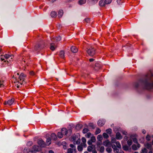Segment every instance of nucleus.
Returning <instances> with one entry per match:
<instances>
[{
  "instance_id": "4d7b16f0",
  "label": "nucleus",
  "mask_w": 153,
  "mask_h": 153,
  "mask_svg": "<svg viewBox=\"0 0 153 153\" xmlns=\"http://www.w3.org/2000/svg\"><path fill=\"white\" fill-rule=\"evenodd\" d=\"M30 74L31 75H33L35 74V73L33 71L30 72Z\"/></svg>"
},
{
  "instance_id": "69168bd1",
  "label": "nucleus",
  "mask_w": 153,
  "mask_h": 153,
  "mask_svg": "<svg viewBox=\"0 0 153 153\" xmlns=\"http://www.w3.org/2000/svg\"><path fill=\"white\" fill-rule=\"evenodd\" d=\"M49 153H54V152L52 150H50L49 151Z\"/></svg>"
},
{
  "instance_id": "f8f14e48",
  "label": "nucleus",
  "mask_w": 153,
  "mask_h": 153,
  "mask_svg": "<svg viewBox=\"0 0 153 153\" xmlns=\"http://www.w3.org/2000/svg\"><path fill=\"white\" fill-rule=\"evenodd\" d=\"M123 137L119 132H117L116 134V138L117 139L120 140L122 139Z\"/></svg>"
},
{
  "instance_id": "2eb2a0df",
  "label": "nucleus",
  "mask_w": 153,
  "mask_h": 153,
  "mask_svg": "<svg viewBox=\"0 0 153 153\" xmlns=\"http://www.w3.org/2000/svg\"><path fill=\"white\" fill-rule=\"evenodd\" d=\"M56 47V46H55V44L54 43H51V44L50 49L52 51H54Z\"/></svg>"
},
{
  "instance_id": "39448f33",
  "label": "nucleus",
  "mask_w": 153,
  "mask_h": 153,
  "mask_svg": "<svg viewBox=\"0 0 153 153\" xmlns=\"http://www.w3.org/2000/svg\"><path fill=\"white\" fill-rule=\"evenodd\" d=\"M26 76L23 73H21L19 76V79L20 81H24V77Z\"/></svg>"
},
{
  "instance_id": "f3484780",
  "label": "nucleus",
  "mask_w": 153,
  "mask_h": 153,
  "mask_svg": "<svg viewBox=\"0 0 153 153\" xmlns=\"http://www.w3.org/2000/svg\"><path fill=\"white\" fill-rule=\"evenodd\" d=\"M33 149L34 151H39V147L37 146H33Z\"/></svg>"
},
{
  "instance_id": "680f3d73",
  "label": "nucleus",
  "mask_w": 153,
  "mask_h": 153,
  "mask_svg": "<svg viewBox=\"0 0 153 153\" xmlns=\"http://www.w3.org/2000/svg\"><path fill=\"white\" fill-rule=\"evenodd\" d=\"M1 59L2 61H4V62H6V60H4V59L2 57H1Z\"/></svg>"
},
{
  "instance_id": "4be33fe9",
  "label": "nucleus",
  "mask_w": 153,
  "mask_h": 153,
  "mask_svg": "<svg viewBox=\"0 0 153 153\" xmlns=\"http://www.w3.org/2000/svg\"><path fill=\"white\" fill-rule=\"evenodd\" d=\"M70 146L71 148L72 149L74 150L75 152H76V149L75 146L72 144H70Z\"/></svg>"
},
{
  "instance_id": "412c9836",
  "label": "nucleus",
  "mask_w": 153,
  "mask_h": 153,
  "mask_svg": "<svg viewBox=\"0 0 153 153\" xmlns=\"http://www.w3.org/2000/svg\"><path fill=\"white\" fill-rule=\"evenodd\" d=\"M99 4L100 6L103 7L105 5V4L104 1L101 0L99 1Z\"/></svg>"
},
{
  "instance_id": "8fccbe9b",
  "label": "nucleus",
  "mask_w": 153,
  "mask_h": 153,
  "mask_svg": "<svg viewBox=\"0 0 153 153\" xmlns=\"http://www.w3.org/2000/svg\"><path fill=\"white\" fill-rule=\"evenodd\" d=\"M81 140L80 139H78L76 142V144H79L80 143Z\"/></svg>"
},
{
  "instance_id": "5fc2aeb1",
  "label": "nucleus",
  "mask_w": 153,
  "mask_h": 153,
  "mask_svg": "<svg viewBox=\"0 0 153 153\" xmlns=\"http://www.w3.org/2000/svg\"><path fill=\"white\" fill-rule=\"evenodd\" d=\"M122 133L124 135H126L127 134V132L125 131H122Z\"/></svg>"
},
{
  "instance_id": "f257e3e1",
  "label": "nucleus",
  "mask_w": 153,
  "mask_h": 153,
  "mask_svg": "<svg viewBox=\"0 0 153 153\" xmlns=\"http://www.w3.org/2000/svg\"><path fill=\"white\" fill-rule=\"evenodd\" d=\"M95 49L91 47L87 50L88 54L91 56H93L95 54Z\"/></svg>"
},
{
  "instance_id": "58836bf2",
  "label": "nucleus",
  "mask_w": 153,
  "mask_h": 153,
  "mask_svg": "<svg viewBox=\"0 0 153 153\" xmlns=\"http://www.w3.org/2000/svg\"><path fill=\"white\" fill-rule=\"evenodd\" d=\"M106 132L109 134H111L112 132V130L111 128H108L106 130Z\"/></svg>"
},
{
  "instance_id": "a878e982",
  "label": "nucleus",
  "mask_w": 153,
  "mask_h": 153,
  "mask_svg": "<svg viewBox=\"0 0 153 153\" xmlns=\"http://www.w3.org/2000/svg\"><path fill=\"white\" fill-rule=\"evenodd\" d=\"M86 1V0H79L78 1V3L79 4L82 5L85 4Z\"/></svg>"
},
{
  "instance_id": "37998d69",
  "label": "nucleus",
  "mask_w": 153,
  "mask_h": 153,
  "mask_svg": "<svg viewBox=\"0 0 153 153\" xmlns=\"http://www.w3.org/2000/svg\"><path fill=\"white\" fill-rule=\"evenodd\" d=\"M111 2V0H105L104 1L105 4H110Z\"/></svg>"
},
{
  "instance_id": "a211bd4d",
  "label": "nucleus",
  "mask_w": 153,
  "mask_h": 153,
  "mask_svg": "<svg viewBox=\"0 0 153 153\" xmlns=\"http://www.w3.org/2000/svg\"><path fill=\"white\" fill-rule=\"evenodd\" d=\"M13 78L15 79V80H14V83L16 84V83H20V85H22V83L21 82H20L19 80H17L16 78L14 76H13Z\"/></svg>"
},
{
  "instance_id": "774afa93",
  "label": "nucleus",
  "mask_w": 153,
  "mask_h": 153,
  "mask_svg": "<svg viewBox=\"0 0 153 153\" xmlns=\"http://www.w3.org/2000/svg\"><path fill=\"white\" fill-rule=\"evenodd\" d=\"M3 85V84L1 82V81H0V87H1V86Z\"/></svg>"
},
{
  "instance_id": "6ab92c4d",
  "label": "nucleus",
  "mask_w": 153,
  "mask_h": 153,
  "mask_svg": "<svg viewBox=\"0 0 153 153\" xmlns=\"http://www.w3.org/2000/svg\"><path fill=\"white\" fill-rule=\"evenodd\" d=\"M97 124L99 126H101L104 125V122L101 120H99Z\"/></svg>"
},
{
  "instance_id": "7c9ffc66",
  "label": "nucleus",
  "mask_w": 153,
  "mask_h": 153,
  "mask_svg": "<svg viewBox=\"0 0 153 153\" xmlns=\"http://www.w3.org/2000/svg\"><path fill=\"white\" fill-rule=\"evenodd\" d=\"M112 148L113 149L114 151H116V152L117 151H119V149H117V148L116 146L114 144V145H112Z\"/></svg>"
},
{
  "instance_id": "13d9d810",
  "label": "nucleus",
  "mask_w": 153,
  "mask_h": 153,
  "mask_svg": "<svg viewBox=\"0 0 153 153\" xmlns=\"http://www.w3.org/2000/svg\"><path fill=\"white\" fill-rule=\"evenodd\" d=\"M124 139L126 140H128V137L127 136H125L124 138Z\"/></svg>"
},
{
  "instance_id": "1a4fd4ad",
  "label": "nucleus",
  "mask_w": 153,
  "mask_h": 153,
  "mask_svg": "<svg viewBox=\"0 0 153 153\" xmlns=\"http://www.w3.org/2000/svg\"><path fill=\"white\" fill-rule=\"evenodd\" d=\"M65 52L64 51L62 50L60 51L59 53L60 56L62 58H65Z\"/></svg>"
},
{
  "instance_id": "c85d7f7f",
  "label": "nucleus",
  "mask_w": 153,
  "mask_h": 153,
  "mask_svg": "<svg viewBox=\"0 0 153 153\" xmlns=\"http://www.w3.org/2000/svg\"><path fill=\"white\" fill-rule=\"evenodd\" d=\"M127 143L129 146H130L131 145L132 143V140L131 139H128L127 140Z\"/></svg>"
},
{
  "instance_id": "0eeeda50",
  "label": "nucleus",
  "mask_w": 153,
  "mask_h": 153,
  "mask_svg": "<svg viewBox=\"0 0 153 153\" xmlns=\"http://www.w3.org/2000/svg\"><path fill=\"white\" fill-rule=\"evenodd\" d=\"M100 65L98 63H96L95 64V67H94V68L95 70L97 71L100 69Z\"/></svg>"
},
{
  "instance_id": "c756f323",
  "label": "nucleus",
  "mask_w": 153,
  "mask_h": 153,
  "mask_svg": "<svg viewBox=\"0 0 153 153\" xmlns=\"http://www.w3.org/2000/svg\"><path fill=\"white\" fill-rule=\"evenodd\" d=\"M123 149L125 151H128L129 149V147L127 146L124 145L123 146Z\"/></svg>"
},
{
  "instance_id": "052dcab7",
  "label": "nucleus",
  "mask_w": 153,
  "mask_h": 153,
  "mask_svg": "<svg viewBox=\"0 0 153 153\" xmlns=\"http://www.w3.org/2000/svg\"><path fill=\"white\" fill-rule=\"evenodd\" d=\"M92 151V153H97V152L95 149L93 150Z\"/></svg>"
},
{
  "instance_id": "9d476101",
  "label": "nucleus",
  "mask_w": 153,
  "mask_h": 153,
  "mask_svg": "<svg viewBox=\"0 0 153 153\" xmlns=\"http://www.w3.org/2000/svg\"><path fill=\"white\" fill-rule=\"evenodd\" d=\"M71 51L73 53H76L78 51V49L75 47L72 46L71 48Z\"/></svg>"
},
{
  "instance_id": "393cba45",
  "label": "nucleus",
  "mask_w": 153,
  "mask_h": 153,
  "mask_svg": "<svg viewBox=\"0 0 153 153\" xmlns=\"http://www.w3.org/2000/svg\"><path fill=\"white\" fill-rule=\"evenodd\" d=\"M51 16L52 17H55L57 16V13L55 11H52L51 13Z\"/></svg>"
},
{
  "instance_id": "0e129e2a",
  "label": "nucleus",
  "mask_w": 153,
  "mask_h": 153,
  "mask_svg": "<svg viewBox=\"0 0 153 153\" xmlns=\"http://www.w3.org/2000/svg\"><path fill=\"white\" fill-rule=\"evenodd\" d=\"M94 60V59H89V61L90 62H93Z\"/></svg>"
},
{
  "instance_id": "bf43d9fd",
  "label": "nucleus",
  "mask_w": 153,
  "mask_h": 153,
  "mask_svg": "<svg viewBox=\"0 0 153 153\" xmlns=\"http://www.w3.org/2000/svg\"><path fill=\"white\" fill-rule=\"evenodd\" d=\"M116 152L117 153H124L123 151H121L120 152L117 151Z\"/></svg>"
},
{
  "instance_id": "20e7f679",
  "label": "nucleus",
  "mask_w": 153,
  "mask_h": 153,
  "mask_svg": "<svg viewBox=\"0 0 153 153\" xmlns=\"http://www.w3.org/2000/svg\"><path fill=\"white\" fill-rule=\"evenodd\" d=\"M38 143L42 147H44L45 146L44 142L42 140H39L38 141Z\"/></svg>"
},
{
  "instance_id": "f03ea898",
  "label": "nucleus",
  "mask_w": 153,
  "mask_h": 153,
  "mask_svg": "<svg viewBox=\"0 0 153 153\" xmlns=\"http://www.w3.org/2000/svg\"><path fill=\"white\" fill-rule=\"evenodd\" d=\"M103 144L105 146L110 147L111 145V143L108 140H107L103 142Z\"/></svg>"
},
{
  "instance_id": "e2e57ef3",
  "label": "nucleus",
  "mask_w": 153,
  "mask_h": 153,
  "mask_svg": "<svg viewBox=\"0 0 153 153\" xmlns=\"http://www.w3.org/2000/svg\"><path fill=\"white\" fill-rule=\"evenodd\" d=\"M146 132V131L145 130H143L142 131V133H143V134H145Z\"/></svg>"
},
{
  "instance_id": "338daca9",
  "label": "nucleus",
  "mask_w": 153,
  "mask_h": 153,
  "mask_svg": "<svg viewBox=\"0 0 153 153\" xmlns=\"http://www.w3.org/2000/svg\"><path fill=\"white\" fill-rule=\"evenodd\" d=\"M72 138L73 141H74L76 140V138L74 136L72 137Z\"/></svg>"
},
{
  "instance_id": "4c0bfd02",
  "label": "nucleus",
  "mask_w": 153,
  "mask_h": 153,
  "mask_svg": "<svg viewBox=\"0 0 153 153\" xmlns=\"http://www.w3.org/2000/svg\"><path fill=\"white\" fill-rule=\"evenodd\" d=\"M90 140L93 143L95 142L96 141V140L95 137L94 136H92V137H91Z\"/></svg>"
},
{
  "instance_id": "a18cd8bd",
  "label": "nucleus",
  "mask_w": 153,
  "mask_h": 153,
  "mask_svg": "<svg viewBox=\"0 0 153 153\" xmlns=\"http://www.w3.org/2000/svg\"><path fill=\"white\" fill-rule=\"evenodd\" d=\"M136 138L137 137H136V138H132V139L133 140V142L134 143H137V144L138 143H138L137 140V139Z\"/></svg>"
},
{
  "instance_id": "6e6d98bb",
  "label": "nucleus",
  "mask_w": 153,
  "mask_h": 153,
  "mask_svg": "<svg viewBox=\"0 0 153 153\" xmlns=\"http://www.w3.org/2000/svg\"><path fill=\"white\" fill-rule=\"evenodd\" d=\"M85 21L87 22H88L90 20V19L89 18H86L85 19Z\"/></svg>"
},
{
  "instance_id": "6e6552de",
  "label": "nucleus",
  "mask_w": 153,
  "mask_h": 153,
  "mask_svg": "<svg viewBox=\"0 0 153 153\" xmlns=\"http://www.w3.org/2000/svg\"><path fill=\"white\" fill-rule=\"evenodd\" d=\"M63 135H66L68 133L67 129L65 128H62L61 130V132Z\"/></svg>"
},
{
  "instance_id": "dca6fc26",
  "label": "nucleus",
  "mask_w": 153,
  "mask_h": 153,
  "mask_svg": "<svg viewBox=\"0 0 153 153\" xmlns=\"http://www.w3.org/2000/svg\"><path fill=\"white\" fill-rule=\"evenodd\" d=\"M94 146L93 145L88 146V147L87 150L89 152H91L94 149Z\"/></svg>"
},
{
  "instance_id": "9b49d317",
  "label": "nucleus",
  "mask_w": 153,
  "mask_h": 153,
  "mask_svg": "<svg viewBox=\"0 0 153 153\" xmlns=\"http://www.w3.org/2000/svg\"><path fill=\"white\" fill-rule=\"evenodd\" d=\"M145 146L148 149H151L152 148V145L151 143H147L144 144Z\"/></svg>"
},
{
  "instance_id": "de8ad7c7",
  "label": "nucleus",
  "mask_w": 153,
  "mask_h": 153,
  "mask_svg": "<svg viewBox=\"0 0 153 153\" xmlns=\"http://www.w3.org/2000/svg\"><path fill=\"white\" fill-rule=\"evenodd\" d=\"M91 135V134L90 132H88L85 135V136L88 138H89Z\"/></svg>"
},
{
  "instance_id": "3c124183",
  "label": "nucleus",
  "mask_w": 153,
  "mask_h": 153,
  "mask_svg": "<svg viewBox=\"0 0 153 153\" xmlns=\"http://www.w3.org/2000/svg\"><path fill=\"white\" fill-rule=\"evenodd\" d=\"M40 45L39 44H38L36 46H35V49L36 50H37L38 49L40 48Z\"/></svg>"
},
{
  "instance_id": "a19ab883",
  "label": "nucleus",
  "mask_w": 153,
  "mask_h": 153,
  "mask_svg": "<svg viewBox=\"0 0 153 153\" xmlns=\"http://www.w3.org/2000/svg\"><path fill=\"white\" fill-rule=\"evenodd\" d=\"M74 150L71 148L68 149L67 150V152L66 153H73Z\"/></svg>"
},
{
  "instance_id": "7ed1b4c3",
  "label": "nucleus",
  "mask_w": 153,
  "mask_h": 153,
  "mask_svg": "<svg viewBox=\"0 0 153 153\" xmlns=\"http://www.w3.org/2000/svg\"><path fill=\"white\" fill-rule=\"evenodd\" d=\"M140 147V145L139 143H138L137 146L136 145L133 144L131 146V148L133 150H136L139 148Z\"/></svg>"
},
{
  "instance_id": "f704fd0d",
  "label": "nucleus",
  "mask_w": 153,
  "mask_h": 153,
  "mask_svg": "<svg viewBox=\"0 0 153 153\" xmlns=\"http://www.w3.org/2000/svg\"><path fill=\"white\" fill-rule=\"evenodd\" d=\"M106 151L108 153H111L112 151V149L111 148L108 147L106 149Z\"/></svg>"
},
{
  "instance_id": "5701e85b",
  "label": "nucleus",
  "mask_w": 153,
  "mask_h": 153,
  "mask_svg": "<svg viewBox=\"0 0 153 153\" xmlns=\"http://www.w3.org/2000/svg\"><path fill=\"white\" fill-rule=\"evenodd\" d=\"M83 146L81 144L80 145H79L77 147V149L78 151L79 152L82 151L83 150Z\"/></svg>"
},
{
  "instance_id": "09e8293b",
  "label": "nucleus",
  "mask_w": 153,
  "mask_h": 153,
  "mask_svg": "<svg viewBox=\"0 0 153 153\" xmlns=\"http://www.w3.org/2000/svg\"><path fill=\"white\" fill-rule=\"evenodd\" d=\"M148 150L146 148H144L142 150V152L143 153H147Z\"/></svg>"
},
{
  "instance_id": "cd10ccee",
  "label": "nucleus",
  "mask_w": 153,
  "mask_h": 153,
  "mask_svg": "<svg viewBox=\"0 0 153 153\" xmlns=\"http://www.w3.org/2000/svg\"><path fill=\"white\" fill-rule=\"evenodd\" d=\"M103 139L102 136L101 135H99L97 136V139L98 140L101 141Z\"/></svg>"
},
{
  "instance_id": "603ef678",
  "label": "nucleus",
  "mask_w": 153,
  "mask_h": 153,
  "mask_svg": "<svg viewBox=\"0 0 153 153\" xmlns=\"http://www.w3.org/2000/svg\"><path fill=\"white\" fill-rule=\"evenodd\" d=\"M115 141H116V139L115 138H112L111 140V142L112 143H116Z\"/></svg>"
},
{
  "instance_id": "c9c22d12",
  "label": "nucleus",
  "mask_w": 153,
  "mask_h": 153,
  "mask_svg": "<svg viewBox=\"0 0 153 153\" xmlns=\"http://www.w3.org/2000/svg\"><path fill=\"white\" fill-rule=\"evenodd\" d=\"M89 131V130L88 128H84L82 131V132L84 134H85L87 133Z\"/></svg>"
},
{
  "instance_id": "ea45409f",
  "label": "nucleus",
  "mask_w": 153,
  "mask_h": 153,
  "mask_svg": "<svg viewBox=\"0 0 153 153\" xmlns=\"http://www.w3.org/2000/svg\"><path fill=\"white\" fill-rule=\"evenodd\" d=\"M55 40L57 42L61 40V37L60 36H58L57 37L54 38Z\"/></svg>"
},
{
  "instance_id": "79ce46f5",
  "label": "nucleus",
  "mask_w": 153,
  "mask_h": 153,
  "mask_svg": "<svg viewBox=\"0 0 153 153\" xmlns=\"http://www.w3.org/2000/svg\"><path fill=\"white\" fill-rule=\"evenodd\" d=\"M103 136L104 138H108L109 136L108 135L105 133H104L103 134Z\"/></svg>"
},
{
  "instance_id": "72a5a7b5",
  "label": "nucleus",
  "mask_w": 153,
  "mask_h": 153,
  "mask_svg": "<svg viewBox=\"0 0 153 153\" xmlns=\"http://www.w3.org/2000/svg\"><path fill=\"white\" fill-rule=\"evenodd\" d=\"M101 132V130L99 128H96V131L95 132V134L96 135L100 133Z\"/></svg>"
},
{
  "instance_id": "ddd939ff",
  "label": "nucleus",
  "mask_w": 153,
  "mask_h": 153,
  "mask_svg": "<svg viewBox=\"0 0 153 153\" xmlns=\"http://www.w3.org/2000/svg\"><path fill=\"white\" fill-rule=\"evenodd\" d=\"M14 99L13 98H12L11 100H8L7 102V104L10 105H12L13 103V102L14 101Z\"/></svg>"
},
{
  "instance_id": "2f4dec72",
  "label": "nucleus",
  "mask_w": 153,
  "mask_h": 153,
  "mask_svg": "<svg viewBox=\"0 0 153 153\" xmlns=\"http://www.w3.org/2000/svg\"><path fill=\"white\" fill-rule=\"evenodd\" d=\"M115 143L116 145V146L117 148L120 149L121 148V146L119 142H116Z\"/></svg>"
},
{
  "instance_id": "864d4df0",
  "label": "nucleus",
  "mask_w": 153,
  "mask_h": 153,
  "mask_svg": "<svg viewBox=\"0 0 153 153\" xmlns=\"http://www.w3.org/2000/svg\"><path fill=\"white\" fill-rule=\"evenodd\" d=\"M92 143H93V142H92V141H91V140H89L88 141V145H92Z\"/></svg>"
},
{
  "instance_id": "473e14b6",
  "label": "nucleus",
  "mask_w": 153,
  "mask_h": 153,
  "mask_svg": "<svg viewBox=\"0 0 153 153\" xmlns=\"http://www.w3.org/2000/svg\"><path fill=\"white\" fill-rule=\"evenodd\" d=\"M63 135L62 134L61 132H59L57 134L58 137L59 138H61L62 137Z\"/></svg>"
},
{
  "instance_id": "bb28decb",
  "label": "nucleus",
  "mask_w": 153,
  "mask_h": 153,
  "mask_svg": "<svg viewBox=\"0 0 153 153\" xmlns=\"http://www.w3.org/2000/svg\"><path fill=\"white\" fill-rule=\"evenodd\" d=\"M46 143V145L48 146H49L51 144V140L50 137L47 139Z\"/></svg>"
},
{
  "instance_id": "e433bc0d",
  "label": "nucleus",
  "mask_w": 153,
  "mask_h": 153,
  "mask_svg": "<svg viewBox=\"0 0 153 153\" xmlns=\"http://www.w3.org/2000/svg\"><path fill=\"white\" fill-rule=\"evenodd\" d=\"M137 135L135 134H134L130 135V137L132 139V138L137 137Z\"/></svg>"
},
{
  "instance_id": "49530a36",
  "label": "nucleus",
  "mask_w": 153,
  "mask_h": 153,
  "mask_svg": "<svg viewBox=\"0 0 153 153\" xmlns=\"http://www.w3.org/2000/svg\"><path fill=\"white\" fill-rule=\"evenodd\" d=\"M146 140L148 141H150L151 140V137L149 134H148L146 136Z\"/></svg>"
},
{
  "instance_id": "aec40b11",
  "label": "nucleus",
  "mask_w": 153,
  "mask_h": 153,
  "mask_svg": "<svg viewBox=\"0 0 153 153\" xmlns=\"http://www.w3.org/2000/svg\"><path fill=\"white\" fill-rule=\"evenodd\" d=\"M51 137L52 139L54 140H55L57 139L56 135L54 133H53L51 134Z\"/></svg>"
},
{
  "instance_id": "c03bdc74",
  "label": "nucleus",
  "mask_w": 153,
  "mask_h": 153,
  "mask_svg": "<svg viewBox=\"0 0 153 153\" xmlns=\"http://www.w3.org/2000/svg\"><path fill=\"white\" fill-rule=\"evenodd\" d=\"M104 147L103 146H101V147H100V151L101 152H102V153L104 151Z\"/></svg>"
},
{
  "instance_id": "4468645a",
  "label": "nucleus",
  "mask_w": 153,
  "mask_h": 153,
  "mask_svg": "<svg viewBox=\"0 0 153 153\" xmlns=\"http://www.w3.org/2000/svg\"><path fill=\"white\" fill-rule=\"evenodd\" d=\"M63 14V10H60L58 13V16L59 17H61Z\"/></svg>"
},
{
  "instance_id": "b1692460",
  "label": "nucleus",
  "mask_w": 153,
  "mask_h": 153,
  "mask_svg": "<svg viewBox=\"0 0 153 153\" xmlns=\"http://www.w3.org/2000/svg\"><path fill=\"white\" fill-rule=\"evenodd\" d=\"M4 56V57L6 59H8L9 58H10V57H12L13 56L12 55H10L9 54H5L4 55H1V56Z\"/></svg>"
},
{
  "instance_id": "423d86ee",
  "label": "nucleus",
  "mask_w": 153,
  "mask_h": 153,
  "mask_svg": "<svg viewBox=\"0 0 153 153\" xmlns=\"http://www.w3.org/2000/svg\"><path fill=\"white\" fill-rule=\"evenodd\" d=\"M82 143H81L83 147H85L86 146V139L84 137H82Z\"/></svg>"
}]
</instances>
